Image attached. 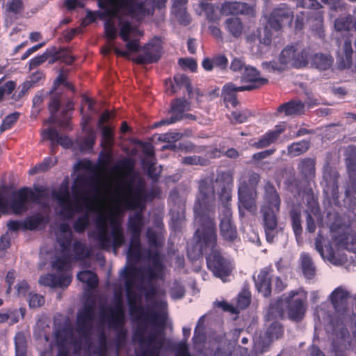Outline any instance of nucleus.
I'll return each instance as SVG.
<instances>
[{"instance_id": "37998d69", "label": "nucleus", "mask_w": 356, "mask_h": 356, "mask_svg": "<svg viewBox=\"0 0 356 356\" xmlns=\"http://www.w3.org/2000/svg\"><path fill=\"white\" fill-rule=\"evenodd\" d=\"M75 207H72V202L60 206V215L65 219L71 220L74 217L76 213H79L82 211V207L80 204L74 202Z\"/></svg>"}, {"instance_id": "680f3d73", "label": "nucleus", "mask_w": 356, "mask_h": 356, "mask_svg": "<svg viewBox=\"0 0 356 356\" xmlns=\"http://www.w3.org/2000/svg\"><path fill=\"white\" fill-rule=\"evenodd\" d=\"M114 18H108L104 23V31L106 37L108 40H113L117 37L116 29L113 21Z\"/></svg>"}, {"instance_id": "3c124183", "label": "nucleus", "mask_w": 356, "mask_h": 356, "mask_svg": "<svg viewBox=\"0 0 356 356\" xmlns=\"http://www.w3.org/2000/svg\"><path fill=\"white\" fill-rule=\"evenodd\" d=\"M71 262L70 253L63 252L62 256L57 257L52 263V267L58 271H63Z\"/></svg>"}, {"instance_id": "2f4dec72", "label": "nucleus", "mask_w": 356, "mask_h": 356, "mask_svg": "<svg viewBox=\"0 0 356 356\" xmlns=\"http://www.w3.org/2000/svg\"><path fill=\"white\" fill-rule=\"evenodd\" d=\"M264 200L266 204L264 207H270L273 209L279 210L280 198L273 184L267 181L264 186Z\"/></svg>"}, {"instance_id": "f03ea898", "label": "nucleus", "mask_w": 356, "mask_h": 356, "mask_svg": "<svg viewBox=\"0 0 356 356\" xmlns=\"http://www.w3.org/2000/svg\"><path fill=\"white\" fill-rule=\"evenodd\" d=\"M116 168L124 172L121 181L118 183L119 190L127 192L122 200L124 207L127 210H134L144 207L143 202L146 200L147 195L142 187H133V179H126L134 170V162L129 158L122 160Z\"/></svg>"}, {"instance_id": "bb28decb", "label": "nucleus", "mask_w": 356, "mask_h": 356, "mask_svg": "<svg viewBox=\"0 0 356 356\" xmlns=\"http://www.w3.org/2000/svg\"><path fill=\"white\" fill-rule=\"evenodd\" d=\"M241 83H249L245 86L254 87V90L266 84L268 80L259 76V72L251 66L245 67L244 72L241 76Z\"/></svg>"}, {"instance_id": "864d4df0", "label": "nucleus", "mask_w": 356, "mask_h": 356, "mask_svg": "<svg viewBox=\"0 0 356 356\" xmlns=\"http://www.w3.org/2000/svg\"><path fill=\"white\" fill-rule=\"evenodd\" d=\"M72 238V233H70L69 234H60L58 237L57 241L61 248L62 252L70 253Z\"/></svg>"}, {"instance_id": "412c9836", "label": "nucleus", "mask_w": 356, "mask_h": 356, "mask_svg": "<svg viewBox=\"0 0 356 356\" xmlns=\"http://www.w3.org/2000/svg\"><path fill=\"white\" fill-rule=\"evenodd\" d=\"M129 308V312L132 317L137 321L147 323L149 321L152 324L161 326L163 329L165 321L155 312H148L145 310L141 305H135Z\"/></svg>"}, {"instance_id": "69168bd1", "label": "nucleus", "mask_w": 356, "mask_h": 356, "mask_svg": "<svg viewBox=\"0 0 356 356\" xmlns=\"http://www.w3.org/2000/svg\"><path fill=\"white\" fill-rule=\"evenodd\" d=\"M102 129V145L104 143L106 145H110L113 143V131L108 126H102L100 127Z\"/></svg>"}, {"instance_id": "ea45409f", "label": "nucleus", "mask_w": 356, "mask_h": 356, "mask_svg": "<svg viewBox=\"0 0 356 356\" xmlns=\"http://www.w3.org/2000/svg\"><path fill=\"white\" fill-rule=\"evenodd\" d=\"M76 277L80 282L86 283L90 289H95L98 285L99 279L97 274L90 270L79 272Z\"/></svg>"}, {"instance_id": "13d9d810", "label": "nucleus", "mask_w": 356, "mask_h": 356, "mask_svg": "<svg viewBox=\"0 0 356 356\" xmlns=\"http://www.w3.org/2000/svg\"><path fill=\"white\" fill-rule=\"evenodd\" d=\"M50 55L51 53L49 52V49H47L42 54L36 56L31 58L29 61V70H32L43 64L49 58Z\"/></svg>"}, {"instance_id": "a18cd8bd", "label": "nucleus", "mask_w": 356, "mask_h": 356, "mask_svg": "<svg viewBox=\"0 0 356 356\" xmlns=\"http://www.w3.org/2000/svg\"><path fill=\"white\" fill-rule=\"evenodd\" d=\"M181 163L187 165L207 166L210 164L209 159L197 155L184 156L181 159Z\"/></svg>"}, {"instance_id": "39448f33", "label": "nucleus", "mask_w": 356, "mask_h": 356, "mask_svg": "<svg viewBox=\"0 0 356 356\" xmlns=\"http://www.w3.org/2000/svg\"><path fill=\"white\" fill-rule=\"evenodd\" d=\"M199 223V227L195 231V236L200 243L202 252L214 251L219 249L217 245V230L215 221V214H194Z\"/></svg>"}, {"instance_id": "603ef678", "label": "nucleus", "mask_w": 356, "mask_h": 356, "mask_svg": "<svg viewBox=\"0 0 356 356\" xmlns=\"http://www.w3.org/2000/svg\"><path fill=\"white\" fill-rule=\"evenodd\" d=\"M19 117V112H14L5 117L0 125V134L10 129L16 123Z\"/></svg>"}, {"instance_id": "aec40b11", "label": "nucleus", "mask_w": 356, "mask_h": 356, "mask_svg": "<svg viewBox=\"0 0 356 356\" xmlns=\"http://www.w3.org/2000/svg\"><path fill=\"white\" fill-rule=\"evenodd\" d=\"M307 293L300 289L291 291V320H298L305 314L307 309Z\"/></svg>"}, {"instance_id": "58836bf2", "label": "nucleus", "mask_w": 356, "mask_h": 356, "mask_svg": "<svg viewBox=\"0 0 356 356\" xmlns=\"http://www.w3.org/2000/svg\"><path fill=\"white\" fill-rule=\"evenodd\" d=\"M227 31L234 38L241 36L243 29L241 20L238 17H230L225 22Z\"/></svg>"}, {"instance_id": "c9c22d12", "label": "nucleus", "mask_w": 356, "mask_h": 356, "mask_svg": "<svg viewBox=\"0 0 356 356\" xmlns=\"http://www.w3.org/2000/svg\"><path fill=\"white\" fill-rule=\"evenodd\" d=\"M141 257L140 236H131L127 251L129 260L138 261Z\"/></svg>"}, {"instance_id": "e2e57ef3", "label": "nucleus", "mask_w": 356, "mask_h": 356, "mask_svg": "<svg viewBox=\"0 0 356 356\" xmlns=\"http://www.w3.org/2000/svg\"><path fill=\"white\" fill-rule=\"evenodd\" d=\"M45 298L43 296L29 293V305L30 308H38L41 307L44 305Z\"/></svg>"}, {"instance_id": "5fc2aeb1", "label": "nucleus", "mask_w": 356, "mask_h": 356, "mask_svg": "<svg viewBox=\"0 0 356 356\" xmlns=\"http://www.w3.org/2000/svg\"><path fill=\"white\" fill-rule=\"evenodd\" d=\"M260 180V176L259 174L256 172H252L248 175L247 178L245 176H241L238 179V184L241 183V181H244L246 184V186L249 188V189H254L257 191V186Z\"/></svg>"}, {"instance_id": "4d7b16f0", "label": "nucleus", "mask_w": 356, "mask_h": 356, "mask_svg": "<svg viewBox=\"0 0 356 356\" xmlns=\"http://www.w3.org/2000/svg\"><path fill=\"white\" fill-rule=\"evenodd\" d=\"M334 27L338 31L355 30V25L350 17L337 19L334 22Z\"/></svg>"}, {"instance_id": "0e129e2a", "label": "nucleus", "mask_w": 356, "mask_h": 356, "mask_svg": "<svg viewBox=\"0 0 356 356\" xmlns=\"http://www.w3.org/2000/svg\"><path fill=\"white\" fill-rule=\"evenodd\" d=\"M213 65L220 70L225 71L228 67V59L224 54H217L212 57Z\"/></svg>"}, {"instance_id": "cd10ccee", "label": "nucleus", "mask_w": 356, "mask_h": 356, "mask_svg": "<svg viewBox=\"0 0 356 356\" xmlns=\"http://www.w3.org/2000/svg\"><path fill=\"white\" fill-rule=\"evenodd\" d=\"M87 178L78 177L72 186V191L74 202L80 204V201H82L85 207L87 209H89V199L86 197L88 191L83 188V186L87 184Z\"/></svg>"}, {"instance_id": "4c0bfd02", "label": "nucleus", "mask_w": 356, "mask_h": 356, "mask_svg": "<svg viewBox=\"0 0 356 356\" xmlns=\"http://www.w3.org/2000/svg\"><path fill=\"white\" fill-rule=\"evenodd\" d=\"M300 264L305 277L307 279H312L316 273V268L311 257L307 253L300 255Z\"/></svg>"}, {"instance_id": "2eb2a0df", "label": "nucleus", "mask_w": 356, "mask_h": 356, "mask_svg": "<svg viewBox=\"0 0 356 356\" xmlns=\"http://www.w3.org/2000/svg\"><path fill=\"white\" fill-rule=\"evenodd\" d=\"M215 184L218 187V195L222 205L229 204L232 200L234 187V173L231 170L217 173Z\"/></svg>"}, {"instance_id": "4be33fe9", "label": "nucleus", "mask_w": 356, "mask_h": 356, "mask_svg": "<svg viewBox=\"0 0 356 356\" xmlns=\"http://www.w3.org/2000/svg\"><path fill=\"white\" fill-rule=\"evenodd\" d=\"M273 270L271 266H266L260 270L257 277L254 275L253 276L257 290L265 298L270 297L272 293L270 274Z\"/></svg>"}, {"instance_id": "e433bc0d", "label": "nucleus", "mask_w": 356, "mask_h": 356, "mask_svg": "<svg viewBox=\"0 0 356 356\" xmlns=\"http://www.w3.org/2000/svg\"><path fill=\"white\" fill-rule=\"evenodd\" d=\"M141 273L140 268L132 264L124 268L122 273V277L124 281L125 288L134 286L137 277Z\"/></svg>"}, {"instance_id": "6ab92c4d", "label": "nucleus", "mask_w": 356, "mask_h": 356, "mask_svg": "<svg viewBox=\"0 0 356 356\" xmlns=\"http://www.w3.org/2000/svg\"><path fill=\"white\" fill-rule=\"evenodd\" d=\"M257 192L254 189H249L245 182L241 181L238 184V208L243 207L244 209L252 212L257 210L256 200Z\"/></svg>"}, {"instance_id": "f8f14e48", "label": "nucleus", "mask_w": 356, "mask_h": 356, "mask_svg": "<svg viewBox=\"0 0 356 356\" xmlns=\"http://www.w3.org/2000/svg\"><path fill=\"white\" fill-rule=\"evenodd\" d=\"M207 266L213 274L223 280L232 271L231 262L224 257L220 250H214L206 257Z\"/></svg>"}, {"instance_id": "7c9ffc66", "label": "nucleus", "mask_w": 356, "mask_h": 356, "mask_svg": "<svg viewBox=\"0 0 356 356\" xmlns=\"http://www.w3.org/2000/svg\"><path fill=\"white\" fill-rule=\"evenodd\" d=\"M250 10L251 8L248 3L237 1H227L221 6V13L225 15L249 14Z\"/></svg>"}, {"instance_id": "f704fd0d", "label": "nucleus", "mask_w": 356, "mask_h": 356, "mask_svg": "<svg viewBox=\"0 0 356 356\" xmlns=\"http://www.w3.org/2000/svg\"><path fill=\"white\" fill-rule=\"evenodd\" d=\"M48 218L42 216L40 213L28 216L22 223V228L26 230H35L41 225H45L48 223Z\"/></svg>"}, {"instance_id": "79ce46f5", "label": "nucleus", "mask_w": 356, "mask_h": 356, "mask_svg": "<svg viewBox=\"0 0 356 356\" xmlns=\"http://www.w3.org/2000/svg\"><path fill=\"white\" fill-rule=\"evenodd\" d=\"M293 51L294 52L292 58L293 66L297 68L306 66L308 63V51L301 49H296Z\"/></svg>"}, {"instance_id": "ddd939ff", "label": "nucleus", "mask_w": 356, "mask_h": 356, "mask_svg": "<svg viewBox=\"0 0 356 356\" xmlns=\"http://www.w3.org/2000/svg\"><path fill=\"white\" fill-rule=\"evenodd\" d=\"M54 338L57 347L67 348L70 345L76 348L81 347V338L74 335V329L70 322L54 325Z\"/></svg>"}, {"instance_id": "49530a36", "label": "nucleus", "mask_w": 356, "mask_h": 356, "mask_svg": "<svg viewBox=\"0 0 356 356\" xmlns=\"http://www.w3.org/2000/svg\"><path fill=\"white\" fill-rule=\"evenodd\" d=\"M108 325L110 328L116 332L115 343L118 346H120L124 343L127 338V331L124 328V324L122 325L114 326L111 323V320H107Z\"/></svg>"}, {"instance_id": "5701e85b", "label": "nucleus", "mask_w": 356, "mask_h": 356, "mask_svg": "<svg viewBox=\"0 0 356 356\" xmlns=\"http://www.w3.org/2000/svg\"><path fill=\"white\" fill-rule=\"evenodd\" d=\"M253 90L254 87L252 86H236L232 82H228L222 88L221 97L226 106L230 104L233 108H236L239 104L237 99V92Z\"/></svg>"}, {"instance_id": "f257e3e1", "label": "nucleus", "mask_w": 356, "mask_h": 356, "mask_svg": "<svg viewBox=\"0 0 356 356\" xmlns=\"http://www.w3.org/2000/svg\"><path fill=\"white\" fill-rule=\"evenodd\" d=\"M324 238L318 236L316 240V249L323 259L335 266H344L349 268L356 265V235L344 234L334 238L332 245L323 247Z\"/></svg>"}, {"instance_id": "20e7f679", "label": "nucleus", "mask_w": 356, "mask_h": 356, "mask_svg": "<svg viewBox=\"0 0 356 356\" xmlns=\"http://www.w3.org/2000/svg\"><path fill=\"white\" fill-rule=\"evenodd\" d=\"M108 218L104 215H99L96 220V227L97 233L96 239L99 243V248L102 250H108L111 247L113 248H120L125 241L123 229L119 222L113 216L110 217V223L111 225V235L112 241L108 234L107 229Z\"/></svg>"}, {"instance_id": "a211bd4d", "label": "nucleus", "mask_w": 356, "mask_h": 356, "mask_svg": "<svg viewBox=\"0 0 356 356\" xmlns=\"http://www.w3.org/2000/svg\"><path fill=\"white\" fill-rule=\"evenodd\" d=\"M188 102L184 98L175 99L171 102L170 117L156 122L154 127H159L163 125H169L180 121L184 118V113L188 109Z\"/></svg>"}, {"instance_id": "9b49d317", "label": "nucleus", "mask_w": 356, "mask_h": 356, "mask_svg": "<svg viewBox=\"0 0 356 356\" xmlns=\"http://www.w3.org/2000/svg\"><path fill=\"white\" fill-rule=\"evenodd\" d=\"M219 219L221 238L229 243H234L238 238V235L236 225L233 220L232 211L229 204L222 205L219 213Z\"/></svg>"}, {"instance_id": "72a5a7b5", "label": "nucleus", "mask_w": 356, "mask_h": 356, "mask_svg": "<svg viewBox=\"0 0 356 356\" xmlns=\"http://www.w3.org/2000/svg\"><path fill=\"white\" fill-rule=\"evenodd\" d=\"M268 309L271 313L279 314L281 317L285 313L289 314V295L284 293L277 300L272 301Z\"/></svg>"}, {"instance_id": "8fccbe9b", "label": "nucleus", "mask_w": 356, "mask_h": 356, "mask_svg": "<svg viewBox=\"0 0 356 356\" xmlns=\"http://www.w3.org/2000/svg\"><path fill=\"white\" fill-rule=\"evenodd\" d=\"M57 163V160L52 157H46L42 163L32 168L29 171L30 175H34L38 172H44L54 166Z\"/></svg>"}, {"instance_id": "de8ad7c7", "label": "nucleus", "mask_w": 356, "mask_h": 356, "mask_svg": "<svg viewBox=\"0 0 356 356\" xmlns=\"http://www.w3.org/2000/svg\"><path fill=\"white\" fill-rule=\"evenodd\" d=\"M174 81L176 83L178 89H180L181 87H185L189 97H191L193 89L191 80L186 75L181 74L175 75Z\"/></svg>"}, {"instance_id": "a19ab883", "label": "nucleus", "mask_w": 356, "mask_h": 356, "mask_svg": "<svg viewBox=\"0 0 356 356\" xmlns=\"http://www.w3.org/2000/svg\"><path fill=\"white\" fill-rule=\"evenodd\" d=\"M332 58L328 55L316 54L312 58V65L320 70L329 68L332 63Z\"/></svg>"}, {"instance_id": "bf43d9fd", "label": "nucleus", "mask_w": 356, "mask_h": 356, "mask_svg": "<svg viewBox=\"0 0 356 356\" xmlns=\"http://www.w3.org/2000/svg\"><path fill=\"white\" fill-rule=\"evenodd\" d=\"M250 292L247 290H243L238 296L236 307L240 309H245L250 305Z\"/></svg>"}, {"instance_id": "dca6fc26", "label": "nucleus", "mask_w": 356, "mask_h": 356, "mask_svg": "<svg viewBox=\"0 0 356 356\" xmlns=\"http://www.w3.org/2000/svg\"><path fill=\"white\" fill-rule=\"evenodd\" d=\"M276 211V209H273L270 207H264L261 209L266 238L269 243H273L275 238L283 232L282 227H277Z\"/></svg>"}, {"instance_id": "338daca9", "label": "nucleus", "mask_w": 356, "mask_h": 356, "mask_svg": "<svg viewBox=\"0 0 356 356\" xmlns=\"http://www.w3.org/2000/svg\"><path fill=\"white\" fill-rule=\"evenodd\" d=\"M56 275L52 273H47L42 275L39 280V284L42 286L56 287Z\"/></svg>"}, {"instance_id": "1a4fd4ad", "label": "nucleus", "mask_w": 356, "mask_h": 356, "mask_svg": "<svg viewBox=\"0 0 356 356\" xmlns=\"http://www.w3.org/2000/svg\"><path fill=\"white\" fill-rule=\"evenodd\" d=\"M49 95V102L48 104V110L50 113L49 122L51 123H57L62 127H67L70 118L69 114L74 109L73 102L68 101L65 108L61 111L60 113V116L58 117L57 113L60 108L63 95L51 90Z\"/></svg>"}, {"instance_id": "c03bdc74", "label": "nucleus", "mask_w": 356, "mask_h": 356, "mask_svg": "<svg viewBox=\"0 0 356 356\" xmlns=\"http://www.w3.org/2000/svg\"><path fill=\"white\" fill-rule=\"evenodd\" d=\"M15 356H26L27 345L24 334L17 332L15 337Z\"/></svg>"}, {"instance_id": "6e6d98bb", "label": "nucleus", "mask_w": 356, "mask_h": 356, "mask_svg": "<svg viewBox=\"0 0 356 356\" xmlns=\"http://www.w3.org/2000/svg\"><path fill=\"white\" fill-rule=\"evenodd\" d=\"M24 9V3L22 0H10L6 3V10L15 15L22 13Z\"/></svg>"}, {"instance_id": "774afa93", "label": "nucleus", "mask_w": 356, "mask_h": 356, "mask_svg": "<svg viewBox=\"0 0 356 356\" xmlns=\"http://www.w3.org/2000/svg\"><path fill=\"white\" fill-rule=\"evenodd\" d=\"M314 162L313 159H306L300 161L299 168L305 175H312L314 171Z\"/></svg>"}, {"instance_id": "b1692460", "label": "nucleus", "mask_w": 356, "mask_h": 356, "mask_svg": "<svg viewBox=\"0 0 356 356\" xmlns=\"http://www.w3.org/2000/svg\"><path fill=\"white\" fill-rule=\"evenodd\" d=\"M289 17V8L286 3H281L275 7L270 13L268 24L269 27L275 31H280L283 24Z\"/></svg>"}, {"instance_id": "9d476101", "label": "nucleus", "mask_w": 356, "mask_h": 356, "mask_svg": "<svg viewBox=\"0 0 356 356\" xmlns=\"http://www.w3.org/2000/svg\"><path fill=\"white\" fill-rule=\"evenodd\" d=\"M215 191L211 183L204 179L200 181L199 196L194 204V214H215Z\"/></svg>"}, {"instance_id": "423d86ee", "label": "nucleus", "mask_w": 356, "mask_h": 356, "mask_svg": "<svg viewBox=\"0 0 356 356\" xmlns=\"http://www.w3.org/2000/svg\"><path fill=\"white\" fill-rule=\"evenodd\" d=\"M146 323L138 325L134 332V338L138 342L140 347L136 351L137 356H159L164 345L163 332L150 333L146 337Z\"/></svg>"}, {"instance_id": "7ed1b4c3", "label": "nucleus", "mask_w": 356, "mask_h": 356, "mask_svg": "<svg viewBox=\"0 0 356 356\" xmlns=\"http://www.w3.org/2000/svg\"><path fill=\"white\" fill-rule=\"evenodd\" d=\"M98 6L103 10L98 13L101 19L117 18L120 14L137 18L147 14L145 1L139 0H99Z\"/></svg>"}, {"instance_id": "6e6552de", "label": "nucleus", "mask_w": 356, "mask_h": 356, "mask_svg": "<svg viewBox=\"0 0 356 356\" xmlns=\"http://www.w3.org/2000/svg\"><path fill=\"white\" fill-rule=\"evenodd\" d=\"M42 186L35 188L22 187L15 191L10 202V207L15 214L20 215L29 209L30 204H39L43 197Z\"/></svg>"}, {"instance_id": "0eeeda50", "label": "nucleus", "mask_w": 356, "mask_h": 356, "mask_svg": "<svg viewBox=\"0 0 356 356\" xmlns=\"http://www.w3.org/2000/svg\"><path fill=\"white\" fill-rule=\"evenodd\" d=\"M349 297V292L345 287L340 286L334 289L329 296V300L335 310V317H330L324 309V305H321L315 309V314L320 318V313L324 314L325 323H330L334 325L335 318L341 321H346L350 314V311L347 307V300Z\"/></svg>"}, {"instance_id": "393cba45", "label": "nucleus", "mask_w": 356, "mask_h": 356, "mask_svg": "<svg viewBox=\"0 0 356 356\" xmlns=\"http://www.w3.org/2000/svg\"><path fill=\"white\" fill-rule=\"evenodd\" d=\"M101 314L106 317V320H111V323L115 327L125 323V312L122 298L120 296L116 298L115 305L110 307L107 312L102 311Z\"/></svg>"}, {"instance_id": "c85d7f7f", "label": "nucleus", "mask_w": 356, "mask_h": 356, "mask_svg": "<svg viewBox=\"0 0 356 356\" xmlns=\"http://www.w3.org/2000/svg\"><path fill=\"white\" fill-rule=\"evenodd\" d=\"M289 62V46L287 45L279 56L278 61H270L262 63L263 68L268 72H282L288 67Z\"/></svg>"}, {"instance_id": "4468645a", "label": "nucleus", "mask_w": 356, "mask_h": 356, "mask_svg": "<svg viewBox=\"0 0 356 356\" xmlns=\"http://www.w3.org/2000/svg\"><path fill=\"white\" fill-rule=\"evenodd\" d=\"M94 318V304H85L83 308L77 313L75 330L86 341L90 339Z\"/></svg>"}, {"instance_id": "f3484780", "label": "nucleus", "mask_w": 356, "mask_h": 356, "mask_svg": "<svg viewBox=\"0 0 356 356\" xmlns=\"http://www.w3.org/2000/svg\"><path fill=\"white\" fill-rule=\"evenodd\" d=\"M144 53L135 58L139 65L155 63L159 61L162 52L161 40L159 38H153L143 47Z\"/></svg>"}, {"instance_id": "052dcab7", "label": "nucleus", "mask_w": 356, "mask_h": 356, "mask_svg": "<svg viewBox=\"0 0 356 356\" xmlns=\"http://www.w3.org/2000/svg\"><path fill=\"white\" fill-rule=\"evenodd\" d=\"M72 248L75 260H82L88 255V254L86 252V245L79 241L74 242Z\"/></svg>"}, {"instance_id": "09e8293b", "label": "nucleus", "mask_w": 356, "mask_h": 356, "mask_svg": "<svg viewBox=\"0 0 356 356\" xmlns=\"http://www.w3.org/2000/svg\"><path fill=\"white\" fill-rule=\"evenodd\" d=\"M90 225V218L88 213L79 216L73 224L74 230L79 234L83 233Z\"/></svg>"}, {"instance_id": "c756f323", "label": "nucleus", "mask_w": 356, "mask_h": 356, "mask_svg": "<svg viewBox=\"0 0 356 356\" xmlns=\"http://www.w3.org/2000/svg\"><path fill=\"white\" fill-rule=\"evenodd\" d=\"M284 334L283 327L280 323L277 321L273 322L267 328L265 336L268 339L266 344L265 341H262V343L259 342V346L261 348V352L267 351L270 343L280 339Z\"/></svg>"}, {"instance_id": "473e14b6", "label": "nucleus", "mask_w": 356, "mask_h": 356, "mask_svg": "<svg viewBox=\"0 0 356 356\" xmlns=\"http://www.w3.org/2000/svg\"><path fill=\"white\" fill-rule=\"evenodd\" d=\"M144 225L142 212L136 211L129 217L127 230L131 236H140Z\"/></svg>"}, {"instance_id": "a878e982", "label": "nucleus", "mask_w": 356, "mask_h": 356, "mask_svg": "<svg viewBox=\"0 0 356 356\" xmlns=\"http://www.w3.org/2000/svg\"><path fill=\"white\" fill-rule=\"evenodd\" d=\"M286 129V122H282L277 124L274 130H271L261 136L253 146L257 149H262L274 143Z\"/></svg>"}]
</instances>
